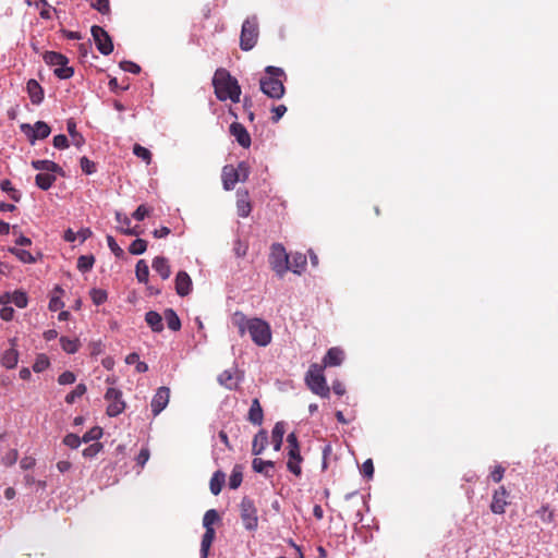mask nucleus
Listing matches in <instances>:
<instances>
[{
    "label": "nucleus",
    "mask_w": 558,
    "mask_h": 558,
    "mask_svg": "<svg viewBox=\"0 0 558 558\" xmlns=\"http://www.w3.org/2000/svg\"><path fill=\"white\" fill-rule=\"evenodd\" d=\"M60 344L63 351H65L69 354L76 353L80 349V341L78 339H70L66 337L60 338Z\"/></svg>",
    "instance_id": "nucleus-38"
},
{
    "label": "nucleus",
    "mask_w": 558,
    "mask_h": 558,
    "mask_svg": "<svg viewBox=\"0 0 558 558\" xmlns=\"http://www.w3.org/2000/svg\"><path fill=\"white\" fill-rule=\"evenodd\" d=\"M215 529L205 530L201 543V558H208L210 546L215 539Z\"/></svg>",
    "instance_id": "nucleus-29"
},
{
    "label": "nucleus",
    "mask_w": 558,
    "mask_h": 558,
    "mask_svg": "<svg viewBox=\"0 0 558 558\" xmlns=\"http://www.w3.org/2000/svg\"><path fill=\"white\" fill-rule=\"evenodd\" d=\"M64 306L63 301L59 296H52L49 301V310L52 312L59 311Z\"/></svg>",
    "instance_id": "nucleus-64"
},
{
    "label": "nucleus",
    "mask_w": 558,
    "mask_h": 558,
    "mask_svg": "<svg viewBox=\"0 0 558 558\" xmlns=\"http://www.w3.org/2000/svg\"><path fill=\"white\" fill-rule=\"evenodd\" d=\"M22 130L26 133L32 144H34L36 140L48 137L51 132L50 126L44 121H37L33 128L29 124H23Z\"/></svg>",
    "instance_id": "nucleus-11"
},
{
    "label": "nucleus",
    "mask_w": 558,
    "mask_h": 558,
    "mask_svg": "<svg viewBox=\"0 0 558 558\" xmlns=\"http://www.w3.org/2000/svg\"><path fill=\"white\" fill-rule=\"evenodd\" d=\"M75 380H76V376L71 371H65L62 374H60L58 377V383L60 385H71V384H74Z\"/></svg>",
    "instance_id": "nucleus-55"
},
{
    "label": "nucleus",
    "mask_w": 558,
    "mask_h": 558,
    "mask_svg": "<svg viewBox=\"0 0 558 558\" xmlns=\"http://www.w3.org/2000/svg\"><path fill=\"white\" fill-rule=\"evenodd\" d=\"M17 458H19L17 450L11 449L4 454V457L2 458V462L4 465L11 466V465L15 464V462L17 461Z\"/></svg>",
    "instance_id": "nucleus-57"
},
{
    "label": "nucleus",
    "mask_w": 558,
    "mask_h": 558,
    "mask_svg": "<svg viewBox=\"0 0 558 558\" xmlns=\"http://www.w3.org/2000/svg\"><path fill=\"white\" fill-rule=\"evenodd\" d=\"M247 420L254 425H262L264 420V412L258 399H253L248 410Z\"/></svg>",
    "instance_id": "nucleus-24"
},
{
    "label": "nucleus",
    "mask_w": 558,
    "mask_h": 558,
    "mask_svg": "<svg viewBox=\"0 0 558 558\" xmlns=\"http://www.w3.org/2000/svg\"><path fill=\"white\" fill-rule=\"evenodd\" d=\"M81 442H83L82 438H80L75 434H68L63 438V444L72 449H76L80 447Z\"/></svg>",
    "instance_id": "nucleus-53"
},
{
    "label": "nucleus",
    "mask_w": 558,
    "mask_h": 558,
    "mask_svg": "<svg viewBox=\"0 0 558 558\" xmlns=\"http://www.w3.org/2000/svg\"><path fill=\"white\" fill-rule=\"evenodd\" d=\"M284 433H286V423L277 422L271 432V442L274 445L275 451H279L281 449Z\"/></svg>",
    "instance_id": "nucleus-25"
},
{
    "label": "nucleus",
    "mask_w": 558,
    "mask_h": 558,
    "mask_svg": "<svg viewBox=\"0 0 558 558\" xmlns=\"http://www.w3.org/2000/svg\"><path fill=\"white\" fill-rule=\"evenodd\" d=\"M53 146L58 149H65L69 147V140L65 135L59 134L53 137Z\"/></svg>",
    "instance_id": "nucleus-60"
},
{
    "label": "nucleus",
    "mask_w": 558,
    "mask_h": 558,
    "mask_svg": "<svg viewBox=\"0 0 558 558\" xmlns=\"http://www.w3.org/2000/svg\"><path fill=\"white\" fill-rule=\"evenodd\" d=\"M170 389L168 387H159L151 400V411L157 416L169 403Z\"/></svg>",
    "instance_id": "nucleus-13"
},
{
    "label": "nucleus",
    "mask_w": 558,
    "mask_h": 558,
    "mask_svg": "<svg viewBox=\"0 0 558 558\" xmlns=\"http://www.w3.org/2000/svg\"><path fill=\"white\" fill-rule=\"evenodd\" d=\"M0 187L3 192L8 193L12 201L20 202L21 193L12 186L10 180H3L0 183Z\"/></svg>",
    "instance_id": "nucleus-42"
},
{
    "label": "nucleus",
    "mask_w": 558,
    "mask_h": 558,
    "mask_svg": "<svg viewBox=\"0 0 558 558\" xmlns=\"http://www.w3.org/2000/svg\"><path fill=\"white\" fill-rule=\"evenodd\" d=\"M236 210L238 215L242 218L250 216L252 211V204L247 190H239L236 193Z\"/></svg>",
    "instance_id": "nucleus-15"
},
{
    "label": "nucleus",
    "mask_w": 558,
    "mask_h": 558,
    "mask_svg": "<svg viewBox=\"0 0 558 558\" xmlns=\"http://www.w3.org/2000/svg\"><path fill=\"white\" fill-rule=\"evenodd\" d=\"M282 78H286V73L281 68L266 66L265 76L259 80L260 90L269 98L280 99L286 90Z\"/></svg>",
    "instance_id": "nucleus-3"
},
{
    "label": "nucleus",
    "mask_w": 558,
    "mask_h": 558,
    "mask_svg": "<svg viewBox=\"0 0 558 558\" xmlns=\"http://www.w3.org/2000/svg\"><path fill=\"white\" fill-rule=\"evenodd\" d=\"M90 3V7L101 14H107L110 12L109 0H87Z\"/></svg>",
    "instance_id": "nucleus-49"
},
{
    "label": "nucleus",
    "mask_w": 558,
    "mask_h": 558,
    "mask_svg": "<svg viewBox=\"0 0 558 558\" xmlns=\"http://www.w3.org/2000/svg\"><path fill=\"white\" fill-rule=\"evenodd\" d=\"M175 291L180 296H186L192 290V279L186 271H179L175 277Z\"/></svg>",
    "instance_id": "nucleus-18"
},
{
    "label": "nucleus",
    "mask_w": 558,
    "mask_h": 558,
    "mask_svg": "<svg viewBox=\"0 0 558 558\" xmlns=\"http://www.w3.org/2000/svg\"><path fill=\"white\" fill-rule=\"evenodd\" d=\"M275 466L274 461L270 460H263L260 458H254L252 461V469L256 473L263 474L265 477H272V473H270V470Z\"/></svg>",
    "instance_id": "nucleus-22"
},
{
    "label": "nucleus",
    "mask_w": 558,
    "mask_h": 558,
    "mask_svg": "<svg viewBox=\"0 0 558 558\" xmlns=\"http://www.w3.org/2000/svg\"><path fill=\"white\" fill-rule=\"evenodd\" d=\"M86 390L87 388L85 384H78L71 392L65 396V402L69 404L74 403L77 398H81L86 393Z\"/></svg>",
    "instance_id": "nucleus-41"
},
{
    "label": "nucleus",
    "mask_w": 558,
    "mask_h": 558,
    "mask_svg": "<svg viewBox=\"0 0 558 558\" xmlns=\"http://www.w3.org/2000/svg\"><path fill=\"white\" fill-rule=\"evenodd\" d=\"M536 514L544 523H551L555 518V513L550 510L548 505H543L537 511Z\"/></svg>",
    "instance_id": "nucleus-44"
},
{
    "label": "nucleus",
    "mask_w": 558,
    "mask_h": 558,
    "mask_svg": "<svg viewBox=\"0 0 558 558\" xmlns=\"http://www.w3.org/2000/svg\"><path fill=\"white\" fill-rule=\"evenodd\" d=\"M11 301L19 308H25L28 304V298H27L26 293L23 291H15L11 296Z\"/></svg>",
    "instance_id": "nucleus-47"
},
{
    "label": "nucleus",
    "mask_w": 558,
    "mask_h": 558,
    "mask_svg": "<svg viewBox=\"0 0 558 558\" xmlns=\"http://www.w3.org/2000/svg\"><path fill=\"white\" fill-rule=\"evenodd\" d=\"M504 474H505V468H502L501 465H497L495 466V469L492 471L490 473V478L495 482V483H499L501 482L502 477H504Z\"/></svg>",
    "instance_id": "nucleus-63"
},
{
    "label": "nucleus",
    "mask_w": 558,
    "mask_h": 558,
    "mask_svg": "<svg viewBox=\"0 0 558 558\" xmlns=\"http://www.w3.org/2000/svg\"><path fill=\"white\" fill-rule=\"evenodd\" d=\"M9 252L15 255L22 263L33 264L36 262V258L32 255V253L26 250L9 247Z\"/></svg>",
    "instance_id": "nucleus-37"
},
{
    "label": "nucleus",
    "mask_w": 558,
    "mask_h": 558,
    "mask_svg": "<svg viewBox=\"0 0 558 558\" xmlns=\"http://www.w3.org/2000/svg\"><path fill=\"white\" fill-rule=\"evenodd\" d=\"M162 319L163 317L155 311H148L145 314V322L154 332H161L163 330Z\"/></svg>",
    "instance_id": "nucleus-26"
},
{
    "label": "nucleus",
    "mask_w": 558,
    "mask_h": 558,
    "mask_svg": "<svg viewBox=\"0 0 558 558\" xmlns=\"http://www.w3.org/2000/svg\"><path fill=\"white\" fill-rule=\"evenodd\" d=\"M306 255L302 253H295L292 255L291 263L289 262V270H292L294 274L301 275L306 267Z\"/></svg>",
    "instance_id": "nucleus-31"
},
{
    "label": "nucleus",
    "mask_w": 558,
    "mask_h": 558,
    "mask_svg": "<svg viewBox=\"0 0 558 558\" xmlns=\"http://www.w3.org/2000/svg\"><path fill=\"white\" fill-rule=\"evenodd\" d=\"M305 381L313 393L322 398L329 397L330 388L328 387L326 378L323 374V367L318 364L311 365L308 372L305 375Z\"/></svg>",
    "instance_id": "nucleus-4"
},
{
    "label": "nucleus",
    "mask_w": 558,
    "mask_h": 558,
    "mask_svg": "<svg viewBox=\"0 0 558 558\" xmlns=\"http://www.w3.org/2000/svg\"><path fill=\"white\" fill-rule=\"evenodd\" d=\"M32 167L39 171L52 172V173H61L62 168L52 160H33Z\"/></svg>",
    "instance_id": "nucleus-27"
},
{
    "label": "nucleus",
    "mask_w": 558,
    "mask_h": 558,
    "mask_svg": "<svg viewBox=\"0 0 558 558\" xmlns=\"http://www.w3.org/2000/svg\"><path fill=\"white\" fill-rule=\"evenodd\" d=\"M287 112V107L284 105H279V106H275L272 107L271 109V121L274 123H277L282 117L283 114Z\"/></svg>",
    "instance_id": "nucleus-59"
},
{
    "label": "nucleus",
    "mask_w": 558,
    "mask_h": 558,
    "mask_svg": "<svg viewBox=\"0 0 558 558\" xmlns=\"http://www.w3.org/2000/svg\"><path fill=\"white\" fill-rule=\"evenodd\" d=\"M136 279L142 283H147L149 277V268L144 259H140L135 267Z\"/></svg>",
    "instance_id": "nucleus-36"
},
{
    "label": "nucleus",
    "mask_w": 558,
    "mask_h": 558,
    "mask_svg": "<svg viewBox=\"0 0 558 558\" xmlns=\"http://www.w3.org/2000/svg\"><path fill=\"white\" fill-rule=\"evenodd\" d=\"M213 86L218 100L226 101L230 99L235 104L240 101L241 87L238 80L227 69L219 68L216 70Z\"/></svg>",
    "instance_id": "nucleus-2"
},
{
    "label": "nucleus",
    "mask_w": 558,
    "mask_h": 558,
    "mask_svg": "<svg viewBox=\"0 0 558 558\" xmlns=\"http://www.w3.org/2000/svg\"><path fill=\"white\" fill-rule=\"evenodd\" d=\"M243 481V466L241 464H235L232 469L231 475L229 477V487L231 489H236L240 487Z\"/></svg>",
    "instance_id": "nucleus-35"
},
{
    "label": "nucleus",
    "mask_w": 558,
    "mask_h": 558,
    "mask_svg": "<svg viewBox=\"0 0 558 558\" xmlns=\"http://www.w3.org/2000/svg\"><path fill=\"white\" fill-rule=\"evenodd\" d=\"M231 323L238 328L241 337L248 332L252 341L258 347H266L271 342L270 325L262 318H248L244 313L236 311L231 317Z\"/></svg>",
    "instance_id": "nucleus-1"
},
{
    "label": "nucleus",
    "mask_w": 558,
    "mask_h": 558,
    "mask_svg": "<svg viewBox=\"0 0 558 558\" xmlns=\"http://www.w3.org/2000/svg\"><path fill=\"white\" fill-rule=\"evenodd\" d=\"M44 61L48 65H54L57 66L54 69V75L59 77L60 80H66L73 76L74 70L71 66H68L69 59L56 51H46L44 53Z\"/></svg>",
    "instance_id": "nucleus-6"
},
{
    "label": "nucleus",
    "mask_w": 558,
    "mask_h": 558,
    "mask_svg": "<svg viewBox=\"0 0 558 558\" xmlns=\"http://www.w3.org/2000/svg\"><path fill=\"white\" fill-rule=\"evenodd\" d=\"M259 28L256 16L246 19L242 24L240 35V48L243 51H250L253 49L258 40Z\"/></svg>",
    "instance_id": "nucleus-5"
},
{
    "label": "nucleus",
    "mask_w": 558,
    "mask_h": 558,
    "mask_svg": "<svg viewBox=\"0 0 558 558\" xmlns=\"http://www.w3.org/2000/svg\"><path fill=\"white\" fill-rule=\"evenodd\" d=\"M230 133L242 147L247 148L251 146V136L243 124L233 122L230 125Z\"/></svg>",
    "instance_id": "nucleus-17"
},
{
    "label": "nucleus",
    "mask_w": 558,
    "mask_h": 558,
    "mask_svg": "<svg viewBox=\"0 0 558 558\" xmlns=\"http://www.w3.org/2000/svg\"><path fill=\"white\" fill-rule=\"evenodd\" d=\"M226 482V474L222 471H216L209 482V488L213 495L217 496L220 494L222 486Z\"/></svg>",
    "instance_id": "nucleus-30"
},
{
    "label": "nucleus",
    "mask_w": 558,
    "mask_h": 558,
    "mask_svg": "<svg viewBox=\"0 0 558 558\" xmlns=\"http://www.w3.org/2000/svg\"><path fill=\"white\" fill-rule=\"evenodd\" d=\"M269 263L271 269L277 274L278 277L282 278L283 275L289 270V256L286 248L280 243H275L271 246L269 256Z\"/></svg>",
    "instance_id": "nucleus-7"
},
{
    "label": "nucleus",
    "mask_w": 558,
    "mask_h": 558,
    "mask_svg": "<svg viewBox=\"0 0 558 558\" xmlns=\"http://www.w3.org/2000/svg\"><path fill=\"white\" fill-rule=\"evenodd\" d=\"M133 154L143 159L147 165L151 162V153L144 146L135 144L133 146Z\"/></svg>",
    "instance_id": "nucleus-43"
},
{
    "label": "nucleus",
    "mask_w": 558,
    "mask_h": 558,
    "mask_svg": "<svg viewBox=\"0 0 558 558\" xmlns=\"http://www.w3.org/2000/svg\"><path fill=\"white\" fill-rule=\"evenodd\" d=\"M90 298L96 305H100L107 301V292L101 289H92Z\"/></svg>",
    "instance_id": "nucleus-51"
},
{
    "label": "nucleus",
    "mask_w": 558,
    "mask_h": 558,
    "mask_svg": "<svg viewBox=\"0 0 558 558\" xmlns=\"http://www.w3.org/2000/svg\"><path fill=\"white\" fill-rule=\"evenodd\" d=\"M219 383L228 389H232L235 386L233 375L230 371L222 372L218 377Z\"/></svg>",
    "instance_id": "nucleus-50"
},
{
    "label": "nucleus",
    "mask_w": 558,
    "mask_h": 558,
    "mask_svg": "<svg viewBox=\"0 0 558 558\" xmlns=\"http://www.w3.org/2000/svg\"><path fill=\"white\" fill-rule=\"evenodd\" d=\"M361 472L367 478H372L373 477V475H374V464H373L372 459H367L366 461H364V463L362 464Z\"/></svg>",
    "instance_id": "nucleus-61"
},
{
    "label": "nucleus",
    "mask_w": 558,
    "mask_h": 558,
    "mask_svg": "<svg viewBox=\"0 0 558 558\" xmlns=\"http://www.w3.org/2000/svg\"><path fill=\"white\" fill-rule=\"evenodd\" d=\"M66 130L71 136V141L74 146L81 147L84 145L85 140L83 135L76 131V123L72 119L68 120Z\"/></svg>",
    "instance_id": "nucleus-33"
},
{
    "label": "nucleus",
    "mask_w": 558,
    "mask_h": 558,
    "mask_svg": "<svg viewBox=\"0 0 558 558\" xmlns=\"http://www.w3.org/2000/svg\"><path fill=\"white\" fill-rule=\"evenodd\" d=\"M101 436L102 428L99 426H95L83 435L82 440L83 442H89L92 440H98Z\"/></svg>",
    "instance_id": "nucleus-48"
},
{
    "label": "nucleus",
    "mask_w": 558,
    "mask_h": 558,
    "mask_svg": "<svg viewBox=\"0 0 558 558\" xmlns=\"http://www.w3.org/2000/svg\"><path fill=\"white\" fill-rule=\"evenodd\" d=\"M268 445V434L265 429H260L253 439L252 444V453L255 456H259L263 453L265 448Z\"/></svg>",
    "instance_id": "nucleus-23"
},
{
    "label": "nucleus",
    "mask_w": 558,
    "mask_h": 558,
    "mask_svg": "<svg viewBox=\"0 0 558 558\" xmlns=\"http://www.w3.org/2000/svg\"><path fill=\"white\" fill-rule=\"evenodd\" d=\"M151 267L163 280L168 279L171 275V268L166 257H155Z\"/></svg>",
    "instance_id": "nucleus-21"
},
{
    "label": "nucleus",
    "mask_w": 558,
    "mask_h": 558,
    "mask_svg": "<svg viewBox=\"0 0 558 558\" xmlns=\"http://www.w3.org/2000/svg\"><path fill=\"white\" fill-rule=\"evenodd\" d=\"M146 248L147 242L143 239H136L131 243L129 252L133 255H141L146 251Z\"/></svg>",
    "instance_id": "nucleus-45"
},
{
    "label": "nucleus",
    "mask_w": 558,
    "mask_h": 558,
    "mask_svg": "<svg viewBox=\"0 0 558 558\" xmlns=\"http://www.w3.org/2000/svg\"><path fill=\"white\" fill-rule=\"evenodd\" d=\"M220 520L218 512L215 509H209L203 517V525L205 530L214 529L213 525Z\"/></svg>",
    "instance_id": "nucleus-40"
},
{
    "label": "nucleus",
    "mask_w": 558,
    "mask_h": 558,
    "mask_svg": "<svg viewBox=\"0 0 558 558\" xmlns=\"http://www.w3.org/2000/svg\"><path fill=\"white\" fill-rule=\"evenodd\" d=\"M105 399L108 403L106 413L110 417L118 416L125 409V402L122 399V392L116 388H108L105 393Z\"/></svg>",
    "instance_id": "nucleus-9"
},
{
    "label": "nucleus",
    "mask_w": 558,
    "mask_h": 558,
    "mask_svg": "<svg viewBox=\"0 0 558 558\" xmlns=\"http://www.w3.org/2000/svg\"><path fill=\"white\" fill-rule=\"evenodd\" d=\"M19 362V353L15 349L7 350L1 357V363L7 368H14Z\"/></svg>",
    "instance_id": "nucleus-34"
},
{
    "label": "nucleus",
    "mask_w": 558,
    "mask_h": 558,
    "mask_svg": "<svg viewBox=\"0 0 558 558\" xmlns=\"http://www.w3.org/2000/svg\"><path fill=\"white\" fill-rule=\"evenodd\" d=\"M95 263V257L93 255H82L77 259V269L82 272L89 271Z\"/></svg>",
    "instance_id": "nucleus-39"
},
{
    "label": "nucleus",
    "mask_w": 558,
    "mask_h": 558,
    "mask_svg": "<svg viewBox=\"0 0 558 558\" xmlns=\"http://www.w3.org/2000/svg\"><path fill=\"white\" fill-rule=\"evenodd\" d=\"M50 365L49 359L45 354L37 355L35 363L33 364V369L35 373H41L47 369Z\"/></svg>",
    "instance_id": "nucleus-46"
},
{
    "label": "nucleus",
    "mask_w": 558,
    "mask_h": 558,
    "mask_svg": "<svg viewBox=\"0 0 558 558\" xmlns=\"http://www.w3.org/2000/svg\"><path fill=\"white\" fill-rule=\"evenodd\" d=\"M223 189L227 191L233 190L236 182L241 180V174L233 166H225L221 174Z\"/></svg>",
    "instance_id": "nucleus-16"
},
{
    "label": "nucleus",
    "mask_w": 558,
    "mask_h": 558,
    "mask_svg": "<svg viewBox=\"0 0 558 558\" xmlns=\"http://www.w3.org/2000/svg\"><path fill=\"white\" fill-rule=\"evenodd\" d=\"M148 214L149 209L145 205H140L133 213L132 217L137 221H142L146 216H148Z\"/></svg>",
    "instance_id": "nucleus-62"
},
{
    "label": "nucleus",
    "mask_w": 558,
    "mask_h": 558,
    "mask_svg": "<svg viewBox=\"0 0 558 558\" xmlns=\"http://www.w3.org/2000/svg\"><path fill=\"white\" fill-rule=\"evenodd\" d=\"M508 497L509 493L505 486L497 488L493 494L492 502L489 506L492 512L495 514L505 513L506 508L509 505Z\"/></svg>",
    "instance_id": "nucleus-12"
},
{
    "label": "nucleus",
    "mask_w": 558,
    "mask_h": 558,
    "mask_svg": "<svg viewBox=\"0 0 558 558\" xmlns=\"http://www.w3.org/2000/svg\"><path fill=\"white\" fill-rule=\"evenodd\" d=\"M120 68L123 71H126V72H130V73H133V74H138L141 72V66L137 63L132 62V61H122V62H120Z\"/></svg>",
    "instance_id": "nucleus-58"
},
{
    "label": "nucleus",
    "mask_w": 558,
    "mask_h": 558,
    "mask_svg": "<svg viewBox=\"0 0 558 558\" xmlns=\"http://www.w3.org/2000/svg\"><path fill=\"white\" fill-rule=\"evenodd\" d=\"M56 180L57 178L52 172H40L35 177L36 185L44 191L49 190Z\"/></svg>",
    "instance_id": "nucleus-28"
},
{
    "label": "nucleus",
    "mask_w": 558,
    "mask_h": 558,
    "mask_svg": "<svg viewBox=\"0 0 558 558\" xmlns=\"http://www.w3.org/2000/svg\"><path fill=\"white\" fill-rule=\"evenodd\" d=\"M26 89L32 104L39 105L44 100V89L36 80H29Z\"/></svg>",
    "instance_id": "nucleus-20"
},
{
    "label": "nucleus",
    "mask_w": 558,
    "mask_h": 558,
    "mask_svg": "<svg viewBox=\"0 0 558 558\" xmlns=\"http://www.w3.org/2000/svg\"><path fill=\"white\" fill-rule=\"evenodd\" d=\"M163 318L167 323V326L172 331H179L181 329V320L177 313L172 308H167L163 312Z\"/></svg>",
    "instance_id": "nucleus-32"
},
{
    "label": "nucleus",
    "mask_w": 558,
    "mask_h": 558,
    "mask_svg": "<svg viewBox=\"0 0 558 558\" xmlns=\"http://www.w3.org/2000/svg\"><path fill=\"white\" fill-rule=\"evenodd\" d=\"M107 243L116 257H122L124 255V251L118 245L113 236L107 235Z\"/></svg>",
    "instance_id": "nucleus-56"
},
{
    "label": "nucleus",
    "mask_w": 558,
    "mask_h": 558,
    "mask_svg": "<svg viewBox=\"0 0 558 558\" xmlns=\"http://www.w3.org/2000/svg\"><path fill=\"white\" fill-rule=\"evenodd\" d=\"M240 517L247 531H255L258 526L257 508L248 497H243L240 504Z\"/></svg>",
    "instance_id": "nucleus-8"
},
{
    "label": "nucleus",
    "mask_w": 558,
    "mask_h": 558,
    "mask_svg": "<svg viewBox=\"0 0 558 558\" xmlns=\"http://www.w3.org/2000/svg\"><path fill=\"white\" fill-rule=\"evenodd\" d=\"M80 165H81L82 171L86 174H92L96 171L95 162L89 160L85 156L81 158Z\"/></svg>",
    "instance_id": "nucleus-54"
},
{
    "label": "nucleus",
    "mask_w": 558,
    "mask_h": 558,
    "mask_svg": "<svg viewBox=\"0 0 558 558\" xmlns=\"http://www.w3.org/2000/svg\"><path fill=\"white\" fill-rule=\"evenodd\" d=\"M92 35L98 51L108 56L113 51V43L109 34L100 26L94 25L92 27Z\"/></svg>",
    "instance_id": "nucleus-10"
},
{
    "label": "nucleus",
    "mask_w": 558,
    "mask_h": 558,
    "mask_svg": "<svg viewBox=\"0 0 558 558\" xmlns=\"http://www.w3.org/2000/svg\"><path fill=\"white\" fill-rule=\"evenodd\" d=\"M102 444L94 442L83 450V456L85 458H94L102 450Z\"/></svg>",
    "instance_id": "nucleus-52"
},
{
    "label": "nucleus",
    "mask_w": 558,
    "mask_h": 558,
    "mask_svg": "<svg viewBox=\"0 0 558 558\" xmlns=\"http://www.w3.org/2000/svg\"><path fill=\"white\" fill-rule=\"evenodd\" d=\"M287 469L289 472L294 474L296 477L302 475V462L303 457L301 456V448L287 449Z\"/></svg>",
    "instance_id": "nucleus-14"
},
{
    "label": "nucleus",
    "mask_w": 558,
    "mask_h": 558,
    "mask_svg": "<svg viewBox=\"0 0 558 558\" xmlns=\"http://www.w3.org/2000/svg\"><path fill=\"white\" fill-rule=\"evenodd\" d=\"M344 360V351L338 347L330 348L323 359L324 367L339 366Z\"/></svg>",
    "instance_id": "nucleus-19"
}]
</instances>
